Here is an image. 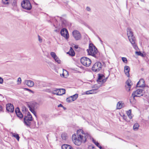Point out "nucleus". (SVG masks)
Listing matches in <instances>:
<instances>
[{"label": "nucleus", "mask_w": 149, "mask_h": 149, "mask_svg": "<svg viewBox=\"0 0 149 149\" xmlns=\"http://www.w3.org/2000/svg\"><path fill=\"white\" fill-rule=\"evenodd\" d=\"M79 132L82 134L76 135L73 134L72 136V139L74 144L77 146L80 145L82 143H85L88 140H91L92 139L93 142L100 149H103L100 144L97 142L92 138L91 135L88 133H84V131L82 129H80L77 131Z\"/></svg>", "instance_id": "obj_1"}, {"label": "nucleus", "mask_w": 149, "mask_h": 149, "mask_svg": "<svg viewBox=\"0 0 149 149\" xmlns=\"http://www.w3.org/2000/svg\"><path fill=\"white\" fill-rule=\"evenodd\" d=\"M88 54L97 58L99 56V53L98 52L97 48L92 43L89 45V49L87 50Z\"/></svg>", "instance_id": "obj_2"}, {"label": "nucleus", "mask_w": 149, "mask_h": 149, "mask_svg": "<svg viewBox=\"0 0 149 149\" xmlns=\"http://www.w3.org/2000/svg\"><path fill=\"white\" fill-rule=\"evenodd\" d=\"M127 34L130 42L134 48L136 49L137 46L135 43V38L134 36L133 32L130 28H128L127 29Z\"/></svg>", "instance_id": "obj_3"}, {"label": "nucleus", "mask_w": 149, "mask_h": 149, "mask_svg": "<svg viewBox=\"0 0 149 149\" xmlns=\"http://www.w3.org/2000/svg\"><path fill=\"white\" fill-rule=\"evenodd\" d=\"M24 124L28 127H30L31 125L30 121L32 120V118L30 112L27 111V115L24 116Z\"/></svg>", "instance_id": "obj_4"}, {"label": "nucleus", "mask_w": 149, "mask_h": 149, "mask_svg": "<svg viewBox=\"0 0 149 149\" xmlns=\"http://www.w3.org/2000/svg\"><path fill=\"white\" fill-rule=\"evenodd\" d=\"M21 5L24 9L30 10L32 8V6L29 0H23L22 2Z\"/></svg>", "instance_id": "obj_5"}, {"label": "nucleus", "mask_w": 149, "mask_h": 149, "mask_svg": "<svg viewBox=\"0 0 149 149\" xmlns=\"http://www.w3.org/2000/svg\"><path fill=\"white\" fill-rule=\"evenodd\" d=\"M143 90L141 89H138L135 91H134L132 93V96L130 97V101L131 102V98H133L135 99V97H140L143 95Z\"/></svg>", "instance_id": "obj_6"}, {"label": "nucleus", "mask_w": 149, "mask_h": 149, "mask_svg": "<svg viewBox=\"0 0 149 149\" xmlns=\"http://www.w3.org/2000/svg\"><path fill=\"white\" fill-rule=\"evenodd\" d=\"M102 65L101 63L100 62H96L93 65L92 70L95 72H98L101 70Z\"/></svg>", "instance_id": "obj_7"}, {"label": "nucleus", "mask_w": 149, "mask_h": 149, "mask_svg": "<svg viewBox=\"0 0 149 149\" xmlns=\"http://www.w3.org/2000/svg\"><path fill=\"white\" fill-rule=\"evenodd\" d=\"M81 63L85 66H89L91 64V61L90 59L86 57H83L80 59Z\"/></svg>", "instance_id": "obj_8"}, {"label": "nucleus", "mask_w": 149, "mask_h": 149, "mask_svg": "<svg viewBox=\"0 0 149 149\" xmlns=\"http://www.w3.org/2000/svg\"><path fill=\"white\" fill-rule=\"evenodd\" d=\"M72 36L76 40H80L81 38V35L80 32L77 30H74L72 32Z\"/></svg>", "instance_id": "obj_9"}, {"label": "nucleus", "mask_w": 149, "mask_h": 149, "mask_svg": "<svg viewBox=\"0 0 149 149\" xmlns=\"http://www.w3.org/2000/svg\"><path fill=\"white\" fill-rule=\"evenodd\" d=\"M28 105L29 109H36L37 107L38 104L36 102H29Z\"/></svg>", "instance_id": "obj_10"}, {"label": "nucleus", "mask_w": 149, "mask_h": 149, "mask_svg": "<svg viewBox=\"0 0 149 149\" xmlns=\"http://www.w3.org/2000/svg\"><path fill=\"white\" fill-rule=\"evenodd\" d=\"M61 34L62 36L66 39L69 38V34L68 30L65 28L62 29L61 31Z\"/></svg>", "instance_id": "obj_11"}, {"label": "nucleus", "mask_w": 149, "mask_h": 149, "mask_svg": "<svg viewBox=\"0 0 149 149\" xmlns=\"http://www.w3.org/2000/svg\"><path fill=\"white\" fill-rule=\"evenodd\" d=\"M106 81V79H104V76L102 74H99L98 79L97 80V81L98 83H99V82H102V83H103L105 82Z\"/></svg>", "instance_id": "obj_12"}, {"label": "nucleus", "mask_w": 149, "mask_h": 149, "mask_svg": "<svg viewBox=\"0 0 149 149\" xmlns=\"http://www.w3.org/2000/svg\"><path fill=\"white\" fill-rule=\"evenodd\" d=\"M6 109L8 111L12 113L14 110L13 105L11 103H8L6 105Z\"/></svg>", "instance_id": "obj_13"}, {"label": "nucleus", "mask_w": 149, "mask_h": 149, "mask_svg": "<svg viewBox=\"0 0 149 149\" xmlns=\"http://www.w3.org/2000/svg\"><path fill=\"white\" fill-rule=\"evenodd\" d=\"M145 86V81L143 79H141L138 82L136 86L138 87H143Z\"/></svg>", "instance_id": "obj_14"}, {"label": "nucleus", "mask_w": 149, "mask_h": 149, "mask_svg": "<svg viewBox=\"0 0 149 149\" xmlns=\"http://www.w3.org/2000/svg\"><path fill=\"white\" fill-rule=\"evenodd\" d=\"M65 93V90L64 89H58V92L57 93H53V94L57 95H61Z\"/></svg>", "instance_id": "obj_15"}, {"label": "nucleus", "mask_w": 149, "mask_h": 149, "mask_svg": "<svg viewBox=\"0 0 149 149\" xmlns=\"http://www.w3.org/2000/svg\"><path fill=\"white\" fill-rule=\"evenodd\" d=\"M130 70V69L129 66L126 65L125 66L124 71L126 75L128 77H129L130 76L129 72Z\"/></svg>", "instance_id": "obj_16"}, {"label": "nucleus", "mask_w": 149, "mask_h": 149, "mask_svg": "<svg viewBox=\"0 0 149 149\" xmlns=\"http://www.w3.org/2000/svg\"><path fill=\"white\" fill-rule=\"evenodd\" d=\"M24 83L30 87L33 86L34 85V82L31 80H26L24 81Z\"/></svg>", "instance_id": "obj_17"}, {"label": "nucleus", "mask_w": 149, "mask_h": 149, "mask_svg": "<svg viewBox=\"0 0 149 149\" xmlns=\"http://www.w3.org/2000/svg\"><path fill=\"white\" fill-rule=\"evenodd\" d=\"M62 149H73L72 147L70 145L65 144L61 147Z\"/></svg>", "instance_id": "obj_18"}, {"label": "nucleus", "mask_w": 149, "mask_h": 149, "mask_svg": "<svg viewBox=\"0 0 149 149\" xmlns=\"http://www.w3.org/2000/svg\"><path fill=\"white\" fill-rule=\"evenodd\" d=\"M67 53L72 56H73L75 55V53L72 47H70L69 51Z\"/></svg>", "instance_id": "obj_19"}, {"label": "nucleus", "mask_w": 149, "mask_h": 149, "mask_svg": "<svg viewBox=\"0 0 149 149\" xmlns=\"http://www.w3.org/2000/svg\"><path fill=\"white\" fill-rule=\"evenodd\" d=\"M123 104H122V102H119L117 104V109H120L123 107Z\"/></svg>", "instance_id": "obj_20"}, {"label": "nucleus", "mask_w": 149, "mask_h": 149, "mask_svg": "<svg viewBox=\"0 0 149 149\" xmlns=\"http://www.w3.org/2000/svg\"><path fill=\"white\" fill-rule=\"evenodd\" d=\"M78 95L77 94H76L72 96H70V97L73 101L75 100L78 97Z\"/></svg>", "instance_id": "obj_21"}, {"label": "nucleus", "mask_w": 149, "mask_h": 149, "mask_svg": "<svg viewBox=\"0 0 149 149\" xmlns=\"http://www.w3.org/2000/svg\"><path fill=\"white\" fill-rule=\"evenodd\" d=\"M131 82V80L129 79H128L126 82L127 85L129 86V89L128 90L129 91L130 90L131 88V84L130 83Z\"/></svg>", "instance_id": "obj_22"}, {"label": "nucleus", "mask_w": 149, "mask_h": 149, "mask_svg": "<svg viewBox=\"0 0 149 149\" xmlns=\"http://www.w3.org/2000/svg\"><path fill=\"white\" fill-rule=\"evenodd\" d=\"M135 53L137 55L141 56L142 57H144L146 56L145 54H142L140 51H136L135 52Z\"/></svg>", "instance_id": "obj_23"}, {"label": "nucleus", "mask_w": 149, "mask_h": 149, "mask_svg": "<svg viewBox=\"0 0 149 149\" xmlns=\"http://www.w3.org/2000/svg\"><path fill=\"white\" fill-rule=\"evenodd\" d=\"M139 125L137 123H136L133 125V129L135 130H137L139 128Z\"/></svg>", "instance_id": "obj_24"}, {"label": "nucleus", "mask_w": 149, "mask_h": 149, "mask_svg": "<svg viewBox=\"0 0 149 149\" xmlns=\"http://www.w3.org/2000/svg\"><path fill=\"white\" fill-rule=\"evenodd\" d=\"M18 117L19 118H22L23 116V115L22 113L21 112H18L16 113Z\"/></svg>", "instance_id": "obj_25"}, {"label": "nucleus", "mask_w": 149, "mask_h": 149, "mask_svg": "<svg viewBox=\"0 0 149 149\" xmlns=\"http://www.w3.org/2000/svg\"><path fill=\"white\" fill-rule=\"evenodd\" d=\"M131 110H129V111H128L127 113V114L128 115V117H129V118L130 119H131L132 118V116L131 115Z\"/></svg>", "instance_id": "obj_26"}, {"label": "nucleus", "mask_w": 149, "mask_h": 149, "mask_svg": "<svg viewBox=\"0 0 149 149\" xmlns=\"http://www.w3.org/2000/svg\"><path fill=\"white\" fill-rule=\"evenodd\" d=\"M100 86L97 87V88L96 89H94L92 90H90V92L91 93V94L94 93H96V90L98 88H99L100 87Z\"/></svg>", "instance_id": "obj_27"}, {"label": "nucleus", "mask_w": 149, "mask_h": 149, "mask_svg": "<svg viewBox=\"0 0 149 149\" xmlns=\"http://www.w3.org/2000/svg\"><path fill=\"white\" fill-rule=\"evenodd\" d=\"M54 59L55 61L57 62L58 63L60 64L61 63V61L59 60V58L57 56L55 58H54Z\"/></svg>", "instance_id": "obj_28"}, {"label": "nucleus", "mask_w": 149, "mask_h": 149, "mask_svg": "<svg viewBox=\"0 0 149 149\" xmlns=\"http://www.w3.org/2000/svg\"><path fill=\"white\" fill-rule=\"evenodd\" d=\"M50 55L54 59L57 56L56 55V54L54 52H51L50 53Z\"/></svg>", "instance_id": "obj_29"}, {"label": "nucleus", "mask_w": 149, "mask_h": 149, "mask_svg": "<svg viewBox=\"0 0 149 149\" xmlns=\"http://www.w3.org/2000/svg\"><path fill=\"white\" fill-rule=\"evenodd\" d=\"M61 137L62 139L63 140H65L66 139V135L65 134L63 133L61 134Z\"/></svg>", "instance_id": "obj_30"}, {"label": "nucleus", "mask_w": 149, "mask_h": 149, "mask_svg": "<svg viewBox=\"0 0 149 149\" xmlns=\"http://www.w3.org/2000/svg\"><path fill=\"white\" fill-rule=\"evenodd\" d=\"M17 0H12V5L13 6H15L17 5Z\"/></svg>", "instance_id": "obj_31"}, {"label": "nucleus", "mask_w": 149, "mask_h": 149, "mask_svg": "<svg viewBox=\"0 0 149 149\" xmlns=\"http://www.w3.org/2000/svg\"><path fill=\"white\" fill-rule=\"evenodd\" d=\"M66 101L68 102H71L72 101H73L72 100V99L71 97H70V96L67 98L66 99Z\"/></svg>", "instance_id": "obj_32"}, {"label": "nucleus", "mask_w": 149, "mask_h": 149, "mask_svg": "<svg viewBox=\"0 0 149 149\" xmlns=\"http://www.w3.org/2000/svg\"><path fill=\"white\" fill-rule=\"evenodd\" d=\"M13 136L18 141H19V137L18 134H14Z\"/></svg>", "instance_id": "obj_33"}, {"label": "nucleus", "mask_w": 149, "mask_h": 149, "mask_svg": "<svg viewBox=\"0 0 149 149\" xmlns=\"http://www.w3.org/2000/svg\"><path fill=\"white\" fill-rule=\"evenodd\" d=\"M22 111L24 113H27V109L25 107H23L22 108Z\"/></svg>", "instance_id": "obj_34"}, {"label": "nucleus", "mask_w": 149, "mask_h": 149, "mask_svg": "<svg viewBox=\"0 0 149 149\" xmlns=\"http://www.w3.org/2000/svg\"><path fill=\"white\" fill-rule=\"evenodd\" d=\"M35 109H29L31 111V112H32V113L35 115V116L36 117V112L34 111V110Z\"/></svg>", "instance_id": "obj_35"}, {"label": "nucleus", "mask_w": 149, "mask_h": 149, "mask_svg": "<svg viewBox=\"0 0 149 149\" xmlns=\"http://www.w3.org/2000/svg\"><path fill=\"white\" fill-rule=\"evenodd\" d=\"M122 59L123 61L125 63H126L127 62V60L126 58L125 57H122Z\"/></svg>", "instance_id": "obj_36"}, {"label": "nucleus", "mask_w": 149, "mask_h": 149, "mask_svg": "<svg viewBox=\"0 0 149 149\" xmlns=\"http://www.w3.org/2000/svg\"><path fill=\"white\" fill-rule=\"evenodd\" d=\"M8 0H2L3 3L4 4H8Z\"/></svg>", "instance_id": "obj_37"}, {"label": "nucleus", "mask_w": 149, "mask_h": 149, "mask_svg": "<svg viewBox=\"0 0 149 149\" xmlns=\"http://www.w3.org/2000/svg\"><path fill=\"white\" fill-rule=\"evenodd\" d=\"M88 149H95V148L93 146L90 145L88 146Z\"/></svg>", "instance_id": "obj_38"}, {"label": "nucleus", "mask_w": 149, "mask_h": 149, "mask_svg": "<svg viewBox=\"0 0 149 149\" xmlns=\"http://www.w3.org/2000/svg\"><path fill=\"white\" fill-rule=\"evenodd\" d=\"M15 111L16 113H17L18 112H20L19 108L17 107L15 109Z\"/></svg>", "instance_id": "obj_39"}, {"label": "nucleus", "mask_w": 149, "mask_h": 149, "mask_svg": "<svg viewBox=\"0 0 149 149\" xmlns=\"http://www.w3.org/2000/svg\"><path fill=\"white\" fill-rule=\"evenodd\" d=\"M17 82H18V84H21V79L20 77H19L18 78Z\"/></svg>", "instance_id": "obj_40"}, {"label": "nucleus", "mask_w": 149, "mask_h": 149, "mask_svg": "<svg viewBox=\"0 0 149 149\" xmlns=\"http://www.w3.org/2000/svg\"><path fill=\"white\" fill-rule=\"evenodd\" d=\"M58 89L56 88L54 90L53 92H52V93L53 94V93L54 92V93H57L58 92Z\"/></svg>", "instance_id": "obj_41"}, {"label": "nucleus", "mask_w": 149, "mask_h": 149, "mask_svg": "<svg viewBox=\"0 0 149 149\" xmlns=\"http://www.w3.org/2000/svg\"><path fill=\"white\" fill-rule=\"evenodd\" d=\"M3 82V79L0 77V84H2Z\"/></svg>", "instance_id": "obj_42"}, {"label": "nucleus", "mask_w": 149, "mask_h": 149, "mask_svg": "<svg viewBox=\"0 0 149 149\" xmlns=\"http://www.w3.org/2000/svg\"><path fill=\"white\" fill-rule=\"evenodd\" d=\"M86 94L87 95L91 94L90 91H86Z\"/></svg>", "instance_id": "obj_43"}, {"label": "nucleus", "mask_w": 149, "mask_h": 149, "mask_svg": "<svg viewBox=\"0 0 149 149\" xmlns=\"http://www.w3.org/2000/svg\"><path fill=\"white\" fill-rule=\"evenodd\" d=\"M38 40L40 42H42V39L40 38V37L39 36H38Z\"/></svg>", "instance_id": "obj_44"}, {"label": "nucleus", "mask_w": 149, "mask_h": 149, "mask_svg": "<svg viewBox=\"0 0 149 149\" xmlns=\"http://www.w3.org/2000/svg\"><path fill=\"white\" fill-rule=\"evenodd\" d=\"M86 9L88 11H90L91 10V8H90L88 7H86Z\"/></svg>", "instance_id": "obj_45"}, {"label": "nucleus", "mask_w": 149, "mask_h": 149, "mask_svg": "<svg viewBox=\"0 0 149 149\" xmlns=\"http://www.w3.org/2000/svg\"><path fill=\"white\" fill-rule=\"evenodd\" d=\"M58 107H64L63 106V105L61 104H60L59 105H58Z\"/></svg>", "instance_id": "obj_46"}, {"label": "nucleus", "mask_w": 149, "mask_h": 149, "mask_svg": "<svg viewBox=\"0 0 149 149\" xmlns=\"http://www.w3.org/2000/svg\"><path fill=\"white\" fill-rule=\"evenodd\" d=\"M3 109V108L2 106L0 105V111H2Z\"/></svg>", "instance_id": "obj_47"}, {"label": "nucleus", "mask_w": 149, "mask_h": 149, "mask_svg": "<svg viewBox=\"0 0 149 149\" xmlns=\"http://www.w3.org/2000/svg\"><path fill=\"white\" fill-rule=\"evenodd\" d=\"M74 48L75 49H77L78 48V46L77 45H75L74 46Z\"/></svg>", "instance_id": "obj_48"}, {"label": "nucleus", "mask_w": 149, "mask_h": 149, "mask_svg": "<svg viewBox=\"0 0 149 149\" xmlns=\"http://www.w3.org/2000/svg\"><path fill=\"white\" fill-rule=\"evenodd\" d=\"M62 77H64V73H63V74H62Z\"/></svg>", "instance_id": "obj_49"}, {"label": "nucleus", "mask_w": 149, "mask_h": 149, "mask_svg": "<svg viewBox=\"0 0 149 149\" xmlns=\"http://www.w3.org/2000/svg\"><path fill=\"white\" fill-rule=\"evenodd\" d=\"M67 72V71L66 70H63V72Z\"/></svg>", "instance_id": "obj_50"}, {"label": "nucleus", "mask_w": 149, "mask_h": 149, "mask_svg": "<svg viewBox=\"0 0 149 149\" xmlns=\"http://www.w3.org/2000/svg\"><path fill=\"white\" fill-rule=\"evenodd\" d=\"M98 38H99V40H100V42H102V40H101V39H100V38L99 37Z\"/></svg>", "instance_id": "obj_51"}, {"label": "nucleus", "mask_w": 149, "mask_h": 149, "mask_svg": "<svg viewBox=\"0 0 149 149\" xmlns=\"http://www.w3.org/2000/svg\"><path fill=\"white\" fill-rule=\"evenodd\" d=\"M48 91H47V92H50V90L49 89L47 90Z\"/></svg>", "instance_id": "obj_52"}, {"label": "nucleus", "mask_w": 149, "mask_h": 149, "mask_svg": "<svg viewBox=\"0 0 149 149\" xmlns=\"http://www.w3.org/2000/svg\"><path fill=\"white\" fill-rule=\"evenodd\" d=\"M26 90H29L30 91H31V90H30L29 89H28V88H26Z\"/></svg>", "instance_id": "obj_53"}, {"label": "nucleus", "mask_w": 149, "mask_h": 149, "mask_svg": "<svg viewBox=\"0 0 149 149\" xmlns=\"http://www.w3.org/2000/svg\"><path fill=\"white\" fill-rule=\"evenodd\" d=\"M0 96L3 97L2 95L1 94H0Z\"/></svg>", "instance_id": "obj_54"}, {"label": "nucleus", "mask_w": 149, "mask_h": 149, "mask_svg": "<svg viewBox=\"0 0 149 149\" xmlns=\"http://www.w3.org/2000/svg\"><path fill=\"white\" fill-rule=\"evenodd\" d=\"M64 109H66V108L64 107H63Z\"/></svg>", "instance_id": "obj_55"}, {"label": "nucleus", "mask_w": 149, "mask_h": 149, "mask_svg": "<svg viewBox=\"0 0 149 149\" xmlns=\"http://www.w3.org/2000/svg\"><path fill=\"white\" fill-rule=\"evenodd\" d=\"M148 119H149V116H148Z\"/></svg>", "instance_id": "obj_56"}]
</instances>
